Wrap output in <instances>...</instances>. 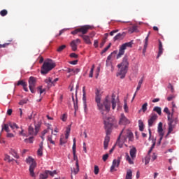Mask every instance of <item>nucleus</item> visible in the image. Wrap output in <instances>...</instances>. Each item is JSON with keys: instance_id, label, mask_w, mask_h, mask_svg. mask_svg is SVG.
Here are the masks:
<instances>
[{"instance_id": "1", "label": "nucleus", "mask_w": 179, "mask_h": 179, "mask_svg": "<svg viewBox=\"0 0 179 179\" xmlns=\"http://www.w3.org/2000/svg\"><path fill=\"white\" fill-rule=\"evenodd\" d=\"M95 101L97 104L98 109L103 115L110 111L111 104L113 110H115V107H117V111H120V109L121 108L118 99H115V94H113L111 98L106 96L103 103H101V96L99 95V92H97L96 94Z\"/></svg>"}, {"instance_id": "2", "label": "nucleus", "mask_w": 179, "mask_h": 179, "mask_svg": "<svg viewBox=\"0 0 179 179\" xmlns=\"http://www.w3.org/2000/svg\"><path fill=\"white\" fill-rule=\"evenodd\" d=\"M127 140L129 141V142L134 141V134H132V131H131V130L124 129L121 131L117 141V146H119V148H122V146H124V143H125Z\"/></svg>"}, {"instance_id": "3", "label": "nucleus", "mask_w": 179, "mask_h": 179, "mask_svg": "<svg viewBox=\"0 0 179 179\" xmlns=\"http://www.w3.org/2000/svg\"><path fill=\"white\" fill-rule=\"evenodd\" d=\"M129 66V62H128V57H124L122 62L117 65L119 68L118 72L117 73V76L120 78V79H124L125 78L127 73L128 72V66Z\"/></svg>"}, {"instance_id": "4", "label": "nucleus", "mask_w": 179, "mask_h": 179, "mask_svg": "<svg viewBox=\"0 0 179 179\" xmlns=\"http://www.w3.org/2000/svg\"><path fill=\"white\" fill-rule=\"evenodd\" d=\"M41 127V122L38 121L35 122L34 124H31L28 128V132L32 136H36L40 131V127Z\"/></svg>"}, {"instance_id": "5", "label": "nucleus", "mask_w": 179, "mask_h": 179, "mask_svg": "<svg viewBox=\"0 0 179 179\" xmlns=\"http://www.w3.org/2000/svg\"><path fill=\"white\" fill-rule=\"evenodd\" d=\"M125 159L129 164H134V162H135V159H136V148L135 147H133L130 150L129 154L126 153Z\"/></svg>"}, {"instance_id": "6", "label": "nucleus", "mask_w": 179, "mask_h": 179, "mask_svg": "<svg viewBox=\"0 0 179 179\" xmlns=\"http://www.w3.org/2000/svg\"><path fill=\"white\" fill-rule=\"evenodd\" d=\"M55 68V63L52 62V60H48L43 63L41 68V73L45 74L48 73L51 69Z\"/></svg>"}, {"instance_id": "7", "label": "nucleus", "mask_w": 179, "mask_h": 179, "mask_svg": "<svg viewBox=\"0 0 179 179\" xmlns=\"http://www.w3.org/2000/svg\"><path fill=\"white\" fill-rule=\"evenodd\" d=\"M103 124L105 129L107 132H110V129L113 128V125L114 124V117L103 116Z\"/></svg>"}, {"instance_id": "8", "label": "nucleus", "mask_w": 179, "mask_h": 179, "mask_svg": "<svg viewBox=\"0 0 179 179\" xmlns=\"http://www.w3.org/2000/svg\"><path fill=\"white\" fill-rule=\"evenodd\" d=\"M157 132L158 136L157 137V145L159 146L160 143H162V141L163 140V137L164 136V131L163 130V123L159 122L157 127Z\"/></svg>"}, {"instance_id": "9", "label": "nucleus", "mask_w": 179, "mask_h": 179, "mask_svg": "<svg viewBox=\"0 0 179 179\" xmlns=\"http://www.w3.org/2000/svg\"><path fill=\"white\" fill-rule=\"evenodd\" d=\"M27 163L29 164L30 175L31 177H34V168L37 166L36 161H34V159L29 157L27 159Z\"/></svg>"}, {"instance_id": "10", "label": "nucleus", "mask_w": 179, "mask_h": 179, "mask_svg": "<svg viewBox=\"0 0 179 179\" xmlns=\"http://www.w3.org/2000/svg\"><path fill=\"white\" fill-rule=\"evenodd\" d=\"M71 134V127H68L66 129L65 136L63 134L60 137V145H65L68 142V138H69V134Z\"/></svg>"}, {"instance_id": "11", "label": "nucleus", "mask_w": 179, "mask_h": 179, "mask_svg": "<svg viewBox=\"0 0 179 179\" xmlns=\"http://www.w3.org/2000/svg\"><path fill=\"white\" fill-rule=\"evenodd\" d=\"M89 29H92V27L89 26V25H85V26H83L80 28H78L73 31H71V34H78V33H83V34H86V33H87V30H89Z\"/></svg>"}, {"instance_id": "12", "label": "nucleus", "mask_w": 179, "mask_h": 179, "mask_svg": "<svg viewBox=\"0 0 179 179\" xmlns=\"http://www.w3.org/2000/svg\"><path fill=\"white\" fill-rule=\"evenodd\" d=\"M132 44L131 43H127L123 45H122V47H120L119 50V53L117 54L116 58L118 59L119 58H121L124 54H125V50H127V47H131Z\"/></svg>"}, {"instance_id": "13", "label": "nucleus", "mask_w": 179, "mask_h": 179, "mask_svg": "<svg viewBox=\"0 0 179 179\" xmlns=\"http://www.w3.org/2000/svg\"><path fill=\"white\" fill-rule=\"evenodd\" d=\"M132 44L131 43H127L123 45H122V47H120L119 50V53L117 54L116 58L118 59L119 58H121L124 54H125V50H127V47H131Z\"/></svg>"}, {"instance_id": "14", "label": "nucleus", "mask_w": 179, "mask_h": 179, "mask_svg": "<svg viewBox=\"0 0 179 179\" xmlns=\"http://www.w3.org/2000/svg\"><path fill=\"white\" fill-rule=\"evenodd\" d=\"M57 174V171H45L43 173L40 175V178L41 179H46L48 178V176H50L51 177H54Z\"/></svg>"}, {"instance_id": "15", "label": "nucleus", "mask_w": 179, "mask_h": 179, "mask_svg": "<svg viewBox=\"0 0 179 179\" xmlns=\"http://www.w3.org/2000/svg\"><path fill=\"white\" fill-rule=\"evenodd\" d=\"M36 87V78L30 77L29 79V87L31 93H34V87Z\"/></svg>"}, {"instance_id": "16", "label": "nucleus", "mask_w": 179, "mask_h": 179, "mask_svg": "<svg viewBox=\"0 0 179 179\" xmlns=\"http://www.w3.org/2000/svg\"><path fill=\"white\" fill-rule=\"evenodd\" d=\"M120 163H121V159H120V158H118L117 159H114L113 161L112 166L110 167L111 173H113L114 171H117V169H115L119 167Z\"/></svg>"}, {"instance_id": "17", "label": "nucleus", "mask_w": 179, "mask_h": 179, "mask_svg": "<svg viewBox=\"0 0 179 179\" xmlns=\"http://www.w3.org/2000/svg\"><path fill=\"white\" fill-rule=\"evenodd\" d=\"M157 120V115L155 113H152L150 116V118L148 119V127H153V124L155 122H156V120Z\"/></svg>"}, {"instance_id": "18", "label": "nucleus", "mask_w": 179, "mask_h": 179, "mask_svg": "<svg viewBox=\"0 0 179 179\" xmlns=\"http://www.w3.org/2000/svg\"><path fill=\"white\" fill-rule=\"evenodd\" d=\"M129 120L125 117V115L124 113H122L120 115L119 124L120 125H127V124H129Z\"/></svg>"}, {"instance_id": "19", "label": "nucleus", "mask_w": 179, "mask_h": 179, "mask_svg": "<svg viewBox=\"0 0 179 179\" xmlns=\"http://www.w3.org/2000/svg\"><path fill=\"white\" fill-rule=\"evenodd\" d=\"M117 55V50L113 51L106 59V66H111V59L114 58Z\"/></svg>"}, {"instance_id": "20", "label": "nucleus", "mask_w": 179, "mask_h": 179, "mask_svg": "<svg viewBox=\"0 0 179 179\" xmlns=\"http://www.w3.org/2000/svg\"><path fill=\"white\" fill-rule=\"evenodd\" d=\"M168 125H169V129L168 133L166 136H169L171 132H173V129H174V125H173V120L170 119V117H168Z\"/></svg>"}, {"instance_id": "21", "label": "nucleus", "mask_w": 179, "mask_h": 179, "mask_svg": "<svg viewBox=\"0 0 179 179\" xmlns=\"http://www.w3.org/2000/svg\"><path fill=\"white\" fill-rule=\"evenodd\" d=\"M155 146H156V142H153L152 147L150 148V150L148 151V155L145 157V164H149V162L150 160V153H152V150L155 148Z\"/></svg>"}, {"instance_id": "22", "label": "nucleus", "mask_w": 179, "mask_h": 179, "mask_svg": "<svg viewBox=\"0 0 179 179\" xmlns=\"http://www.w3.org/2000/svg\"><path fill=\"white\" fill-rule=\"evenodd\" d=\"M80 39L79 38L72 41V42L71 43V47L73 51H76V50H78V44H80Z\"/></svg>"}, {"instance_id": "23", "label": "nucleus", "mask_w": 179, "mask_h": 179, "mask_svg": "<svg viewBox=\"0 0 179 179\" xmlns=\"http://www.w3.org/2000/svg\"><path fill=\"white\" fill-rule=\"evenodd\" d=\"M83 100L84 103V111L85 113H87V105L86 104V91L85 90V87H83Z\"/></svg>"}, {"instance_id": "24", "label": "nucleus", "mask_w": 179, "mask_h": 179, "mask_svg": "<svg viewBox=\"0 0 179 179\" xmlns=\"http://www.w3.org/2000/svg\"><path fill=\"white\" fill-rule=\"evenodd\" d=\"M125 36H127V32H122V34L119 33L113 38V40L114 41H117V40H123Z\"/></svg>"}, {"instance_id": "25", "label": "nucleus", "mask_w": 179, "mask_h": 179, "mask_svg": "<svg viewBox=\"0 0 179 179\" xmlns=\"http://www.w3.org/2000/svg\"><path fill=\"white\" fill-rule=\"evenodd\" d=\"M20 85L22 87H23L24 92H29V89H27V83H26V82L23 80L18 81L17 86H19Z\"/></svg>"}, {"instance_id": "26", "label": "nucleus", "mask_w": 179, "mask_h": 179, "mask_svg": "<svg viewBox=\"0 0 179 179\" xmlns=\"http://www.w3.org/2000/svg\"><path fill=\"white\" fill-rule=\"evenodd\" d=\"M9 127L11 128V129H13L14 133H16V131L19 129V126L16 123H9Z\"/></svg>"}, {"instance_id": "27", "label": "nucleus", "mask_w": 179, "mask_h": 179, "mask_svg": "<svg viewBox=\"0 0 179 179\" xmlns=\"http://www.w3.org/2000/svg\"><path fill=\"white\" fill-rule=\"evenodd\" d=\"M81 37L83 38L86 44H89V45L92 44V41H90V36L87 35H83L81 36Z\"/></svg>"}, {"instance_id": "28", "label": "nucleus", "mask_w": 179, "mask_h": 179, "mask_svg": "<svg viewBox=\"0 0 179 179\" xmlns=\"http://www.w3.org/2000/svg\"><path fill=\"white\" fill-rule=\"evenodd\" d=\"M45 83L48 85V87H51L52 85H54V82H52V78L48 77L45 80Z\"/></svg>"}, {"instance_id": "29", "label": "nucleus", "mask_w": 179, "mask_h": 179, "mask_svg": "<svg viewBox=\"0 0 179 179\" xmlns=\"http://www.w3.org/2000/svg\"><path fill=\"white\" fill-rule=\"evenodd\" d=\"M110 142V137L106 136L105 138L104 142H103V148L105 149V150H107L108 148V143Z\"/></svg>"}, {"instance_id": "30", "label": "nucleus", "mask_w": 179, "mask_h": 179, "mask_svg": "<svg viewBox=\"0 0 179 179\" xmlns=\"http://www.w3.org/2000/svg\"><path fill=\"white\" fill-rule=\"evenodd\" d=\"M38 156H43V141L39 144V148L37 151Z\"/></svg>"}, {"instance_id": "31", "label": "nucleus", "mask_w": 179, "mask_h": 179, "mask_svg": "<svg viewBox=\"0 0 179 179\" xmlns=\"http://www.w3.org/2000/svg\"><path fill=\"white\" fill-rule=\"evenodd\" d=\"M78 173H79V163H77V164H76V168H73L71 170V173L75 174V176H76Z\"/></svg>"}, {"instance_id": "32", "label": "nucleus", "mask_w": 179, "mask_h": 179, "mask_svg": "<svg viewBox=\"0 0 179 179\" xmlns=\"http://www.w3.org/2000/svg\"><path fill=\"white\" fill-rule=\"evenodd\" d=\"M125 179H132V171L131 169L127 170Z\"/></svg>"}, {"instance_id": "33", "label": "nucleus", "mask_w": 179, "mask_h": 179, "mask_svg": "<svg viewBox=\"0 0 179 179\" xmlns=\"http://www.w3.org/2000/svg\"><path fill=\"white\" fill-rule=\"evenodd\" d=\"M162 54H163V45L162 44V42L159 41L158 57H160V55H162Z\"/></svg>"}, {"instance_id": "34", "label": "nucleus", "mask_w": 179, "mask_h": 179, "mask_svg": "<svg viewBox=\"0 0 179 179\" xmlns=\"http://www.w3.org/2000/svg\"><path fill=\"white\" fill-rule=\"evenodd\" d=\"M138 127H139V130L140 131H143L145 129V124H143V122L142 120H138Z\"/></svg>"}, {"instance_id": "35", "label": "nucleus", "mask_w": 179, "mask_h": 179, "mask_svg": "<svg viewBox=\"0 0 179 179\" xmlns=\"http://www.w3.org/2000/svg\"><path fill=\"white\" fill-rule=\"evenodd\" d=\"M142 83H143V78H141L140 80L138 81V86L136 88V92L141 90V87L142 86Z\"/></svg>"}, {"instance_id": "36", "label": "nucleus", "mask_w": 179, "mask_h": 179, "mask_svg": "<svg viewBox=\"0 0 179 179\" xmlns=\"http://www.w3.org/2000/svg\"><path fill=\"white\" fill-rule=\"evenodd\" d=\"M21 131H19L18 134L20 136H27V134L26 132H24V130L23 129V127H20Z\"/></svg>"}, {"instance_id": "37", "label": "nucleus", "mask_w": 179, "mask_h": 179, "mask_svg": "<svg viewBox=\"0 0 179 179\" xmlns=\"http://www.w3.org/2000/svg\"><path fill=\"white\" fill-rule=\"evenodd\" d=\"M38 93L40 94H45V89H43V87L40 86L38 87Z\"/></svg>"}, {"instance_id": "38", "label": "nucleus", "mask_w": 179, "mask_h": 179, "mask_svg": "<svg viewBox=\"0 0 179 179\" xmlns=\"http://www.w3.org/2000/svg\"><path fill=\"white\" fill-rule=\"evenodd\" d=\"M138 29V27L136 25H134L131 28H129L128 31L129 33H134L135 31H136Z\"/></svg>"}, {"instance_id": "39", "label": "nucleus", "mask_w": 179, "mask_h": 179, "mask_svg": "<svg viewBox=\"0 0 179 179\" xmlns=\"http://www.w3.org/2000/svg\"><path fill=\"white\" fill-rule=\"evenodd\" d=\"M154 111L157 113V114H159V115H162V108L160 107L155 106L154 108Z\"/></svg>"}, {"instance_id": "40", "label": "nucleus", "mask_w": 179, "mask_h": 179, "mask_svg": "<svg viewBox=\"0 0 179 179\" xmlns=\"http://www.w3.org/2000/svg\"><path fill=\"white\" fill-rule=\"evenodd\" d=\"M24 142H26V143H33L34 142V137L31 136V137H29V138H25L24 140Z\"/></svg>"}, {"instance_id": "41", "label": "nucleus", "mask_w": 179, "mask_h": 179, "mask_svg": "<svg viewBox=\"0 0 179 179\" xmlns=\"http://www.w3.org/2000/svg\"><path fill=\"white\" fill-rule=\"evenodd\" d=\"M60 120H62V121H63V122H65L66 121V120H68V115H66V113L63 114L60 117Z\"/></svg>"}, {"instance_id": "42", "label": "nucleus", "mask_w": 179, "mask_h": 179, "mask_svg": "<svg viewBox=\"0 0 179 179\" xmlns=\"http://www.w3.org/2000/svg\"><path fill=\"white\" fill-rule=\"evenodd\" d=\"M48 132V129H45L42 131L41 133V138L43 141H44L45 139V134Z\"/></svg>"}, {"instance_id": "43", "label": "nucleus", "mask_w": 179, "mask_h": 179, "mask_svg": "<svg viewBox=\"0 0 179 179\" xmlns=\"http://www.w3.org/2000/svg\"><path fill=\"white\" fill-rule=\"evenodd\" d=\"M10 153L13 157H15V159H19V155H17V152H16L15 150H11Z\"/></svg>"}, {"instance_id": "44", "label": "nucleus", "mask_w": 179, "mask_h": 179, "mask_svg": "<svg viewBox=\"0 0 179 179\" xmlns=\"http://www.w3.org/2000/svg\"><path fill=\"white\" fill-rule=\"evenodd\" d=\"M72 100L73 101V104H74V108L75 110H76L78 108V99H76L73 96H72Z\"/></svg>"}, {"instance_id": "45", "label": "nucleus", "mask_w": 179, "mask_h": 179, "mask_svg": "<svg viewBox=\"0 0 179 179\" xmlns=\"http://www.w3.org/2000/svg\"><path fill=\"white\" fill-rule=\"evenodd\" d=\"M48 142H50V143H51L52 145H55V141L52 140V136H49L48 137Z\"/></svg>"}, {"instance_id": "46", "label": "nucleus", "mask_w": 179, "mask_h": 179, "mask_svg": "<svg viewBox=\"0 0 179 179\" xmlns=\"http://www.w3.org/2000/svg\"><path fill=\"white\" fill-rule=\"evenodd\" d=\"M123 108H124V111H125L126 113H128L129 108H128V105H127V99H124V103Z\"/></svg>"}, {"instance_id": "47", "label": "nucleus", "mask_w": 179, "mask_h": 179, "mask_svg": "<svg viewBox=\"0 0 179 179\" xmlns=\"http://www.w3.org/2000/svg\"><path fill=\"white\" fill-rule=\"evenodd\" d=\"M141 110L143 111V113H145L146 110H148V103H145L141 108Z\"/></svg>"}, {"instance_id": "48", "label": "nucleus", "mask_w": 179, "mask_h": 179, "mask_svg": "<svg viewBox=\"0 0 179 179\" xmlns=\"http://www.w3.org/2000/svg\"><path fill=\"white\" fill-rule=\"evenodd\" d=\"M66 46L65 45H61L60 47H59L58 48H57V51L58 52H61V51H63L64 50H65V48H66Z\"/></svg>"}, {"instance_id": "49", "label": "nucleus", "mask_w": 179, "mask_h": 179, "mask_svg": "<svg viewBox=\"0 0 179 179\" xmlns=\"http://www.w3.org/2000/svg\"><path fill=\"white\" fill-rule=\"evenodd\" d=\"M94 71V65H92V68H91V70L90 71V78H93V72Z\"/></svg>"}, {"instance_id": "50", "label": "nucleus", "mask_w": 179, "mask_h": 179, "mask_svg": "<svg viewBox=\"0 0 179 179\" xmlns=\"http://www.w3.org/2000/svg\"><path fill=\"white\" fill-rule=\"evenodd\" d=\"M73 160L76 162V165L79 163V160L78 159V155H76V153H73Z\"/></svg>"}, {"instance_id": "51", "label": "nucleus", "mask_w": 179, "mask_h": 179, "mask_svg": "<svg viewBox=\"0 0 179 179\" xmlns=\"http://www.w3.org/2000/svg\"><path fill=\"white\" fill-rule=\"evenodd\" d=\"M2 129H4V131L6 132H10L9 125H8V124H4L3 127H2Z\"/></svg>"}, {"instance_id": "52", "label": "nucleus", "mask_w": 179, "mask_h": 179, "mask_svg": "<svg viewBox=\"0 0 179 179\" xmlns=\"http://www.w3.org/2000/svg\"><path fill=\"white\" fill-rule=\"evenodd\" d=\"M1 16H6L8 15V11L6 10H3L0 12Z\"/></svg>"}, {"instance_id": "53", "label": "nucleus", "mask_w": 179, "mask_h": 179, "mask_svg": "<svg viewBox=\"0 0 179 179\" xmlns=\"http://www.w3.org/2000/svg\"><path fill=\"white\" fill-rule=\"evenodd\" d=\"M111 47V43H110L106 48H105L102 52L101 54H104V52H106V51H108V49Z\"/></svg>"}, {"instance_id": "54", "label": "nucleus", "mask_w": 179, "mask_h": 179, "mask_svg": "<svg viewBox=\"0 0 179 179\" xmlns=\"http://www.w3.org/2000/svg\"><path fill=\"white\" fill-rule=\"evenodd\" d=\"M4 160L6 162H12V159H10V157L8 155H5Z\"/></svg>"}, {"instance_id": "55", "label": "nucleus", "mask_w": 179, "mask_h": 179, "mask_svg": "<svg viewBox=\"0 0 179 179\" xmlns=\"http://www.w3.org/2000/svg\"><path fill=\"white\" fill-rule=\"evenodd\" d=\"M149 34H150V33L148 34V36H146L145 39V43L144 45H145V47H148V43L149 41Z\"/></svg>"}, {"instance_id": "56", "label": "nucleus", "mask_w": 179, "mask_h": 179, "mask_svg": "<svg viewBox=\"0 0 179 179\" xmlns=\"http://www.w3.org/2000/svg\"><path fill=\"white\" fill-rule=\"evenodd\" d=\"M6 136H7V138H15V134L8 131V132H7Z\"/></svg>"}, {"instance_id": "57", "label": "nucleus", "mask_w": 179, "mask_h": 179, "mask_svg": "<svg viewBox=\"0 0 179 179\" xmlns=\"http://www.w3.org/2000/svg\"><path fill=\"white\" fill-rule=\"evenodd\" d=\"M164 113H166V114H168V118L169 117H170V110H169V108L166 107L164 109Z\"/></svg>"}, {"instance_id": "58", "label": "nucleus", "mask_w": 179, "mask_h": 179, "mask_svg": "<svg viewBox=\"0 0 179 179\" xmlns=\"http://www.w3.org/2000/svg\"><path fill=\"white\" fill-rule=\"evenodd\" d=\"M107 159H108V154H105L102 157V160L103 162H106Z\"/></svg>"}, {"instance_id": "59", "label": "nucleus", "mask_w": 179, "mask_h": 179, "mask_svg": "<svg viewBox=\"0 0 179 179\" xmlns=\"http://www.w3.org/2000/svg\"><path fill=\"white\" fill-rule=\"evenodd\" d=\"M156 159H157V155H156V154H152V155L151 156V160L152 162H155V160H156Z\"/></svg>"}, {"instance_id": "60", "label": "nucleus", "mask_w": 179, "mask_h": 179, "mask_svg": "<svg viewBox=\"0 0 179 179\" xmlns=\"http://www.w3.org/2000/svg\"><path fill=\"white\" fill-rule=\"evenodd\" d=\"M99 166H94V174H96V176H97V174H99Z\"/></svg>"}, {"instance_id": "61", "label": "nucleus", "mask_w": 179, "mask_h": 179, "mask_svg": "<svg viewBox=\"0 0 179 179\" xmlns=\"http://www.w3.org/2000/svg\"><path fill=\"white\" fill-rule=\"evenodd\" d=\"M72 150L73 153H76V144H73Z\"/></svg>"}, {"instance_id": "62", "label": "nucleus", "mask_w": 179, "mask_h": 179, "mask_svg": "<svg viewBox=\"0 0 179 179\" xmlns=\"http://www.w3.org/2000/svg\"><path fill=\"white\" fill-rule=\"evenodd\" d=\"M119 30L115 29L110 32V36H114L115 33H118Z\"/></svg>"}, {"instance_id": "63", "label": "nucleus", "mask_w": 179, "mask_h": 179, "mask_svg": "<svg viewBox=\"0 0 179 179\" xmlns=\"http://www.w3.org/2000/svg\"><path fill=\"white\" fill-rule=\"evenodd\" d=\"M94 47H95V48H97V47H99V41L95 40L94 41Z\"/></svg>"}, {"instance_id": "64", "label": "nucleus", "mask_w": 179, "mask_h": 179, "mask_svg": "<svg viewBox=\"0 0 179 179\" xmlns=\"http://www.w3.org/2000/svg\"><path fill=\"white\" fill-rule=\"evenodd\" d=\"M70 57H71V58H78V55H76V53H71V54L70 55Z\"/></svg>"}]
</instances>
